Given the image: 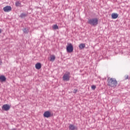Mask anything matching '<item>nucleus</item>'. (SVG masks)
<instances>
[{
    "instance_id": "nucleus-22",
    "label": "nucleus",
    "mask_w": 130,
    "mask_h": 130,
    "mask_svg": "<svg viewBox=\"0 0 130 130\" xmlns=\"http://www.w3.org/2000/svg\"><path fill=\"white\" fill-rule=\"evenodd\" d=\"M13 130H15V129H13Z\"/></svg>"
},
{
    "instance_id": "nucleus-18",
    "label": "nucleus",
    "mask_w": 130,
    "mask_h": 130,
    "mask_svg": "<svg viewBox=\"0 0 130 130\" xmlns=\"http://www.w3.org/2000/svg\"><path fill=\"white\" fill-rule=\"evenodd\" d=\"M91 89L92 90H95V89H96V85H92L91 86Z\"/></svg>"
},
{
    "instance_id": "nucleus-4",
    "label": "nucleus",
    "mask_w": 130,
    "mask_h": 130,
    "mask_svg": "<svg viewBox=\"0 0 130 130\" xmlns=\"http://www.w3.org/2000/svg\"><path fill=\"white\" fill-rule=\"evenodd\" d=\"M71 78V73L70 72H66L63 76V81H70V79Z\"/></svg>"
},
{
    "instance_id": "nucleus-10",
    "label": "nucleus",
    "mask_w": 130,
    "mask_h": 130,
    "mask_svg": "<svg viewBox=\"0 0 130 130\" xmlns=\"http://www.w3.org/2000/svg\"><path fill=\"white\" fill-rule=\"evenodd\" d=\"M35 68L37 70H40L41 69V63L40 62H38L35 65Z\"/></svg>"
},
{
    "instance_id": "nucleus-13",
    "label": "nucleus",
    "mask_w": 130,
    "mask_h": 130,
    "mask_svg": "<svg viewBox=\"0 0 130 130\" xmlns=\"http://www.w3.org/2000/svg\"><path fill=\"white\" fill-rule=\"evenodd\" d=\"M79 47L80 49H83V48L86 47V45H85V44H80L79 46Z\"/></svg>"
},
{
    "instance_id": "nucleus-12",
    "label": "nucleus",
    "mask_w": 130,
    "mask_h": 130,
    "mask_svg": "<svg viewBox=\"0 0 130 130\" xmlns=\"http://www.w3.org/2000/svg\"><path fill=\"white\" fill-rule=\"evenodd\" d=\"M55 60V55H52L50 56V61H54Z\"/></svg>"
},
{
    "instance_id": "nucleus-19",
    "label": "nucleus",
    "mask_w": 130,
    "mask_h": 130,
    "mask_svg": "<svg viewBox=\"0 0 130 130\" xmlns=\"http://www.w3.org/2000/svg\"><path fill=\"white\" fill-rule=\"evenodd\" d=\"M128 79V75H126L124 77V80H127Z\"/></svg>"
},
{
    "instance_id": "nucleus-9",
    "label": "nucleus",
    "mask_w": 130,
    "mask_h": 130,
    "mask_svg": "<svg viewBox=\"0 0 130 130\" xmlns=\"http://www.w3.org/2000/svg\"><path fill=\"white\" fill-rule=\"evenodd\" d=\"M112 19H117L118 18V14L117 13H113L111 15Z\"/></svg>"
},
{
    "instance_id": "nucleus-15",
    "label": "nucleus",
    "mask_w": 130,
    "mask_h": 130,
    "mask_svg": "<svg viewBox=\"0 0 130 130\" xmlns=\"http://www.w3.org/2000/svg\"><path fill=\"white\" fill-rule=\"evenodd\" d=\"M15 6L16 7H20V6H21V3L19 2H16L15 3Z\"/></svg>"
},
{
    "instance_id": "nucleus-21",
    "label": "nucleus",
    "mask_w": 130,
    "mask_h": 130,
    "mask_svg": "<svg viewBox=\"0 0 130 130\" xmlns=\"http://www.w3.org/2000/svg\"><path fill=\"white\" fill-rule=\"evenodd\" d=\"M2 33V29H0V34Z\"/></svg>"
},
{
    "instance_id": "nucleus-5",
    "label": "nucleus",
    "mask_w": 130,
    "mask_h": 130,
    "mask_svg": "<svg viewBox=\"0 0 130 130\" xmlns=\"http://www.w3.org/2000/svg\"><path fill=\"white\" fill-rule=\"evenodd\" d=\"M2 110H4L5 111H9L11 108V106L8 104H5L2 106Z\"/></svg>"
},
{
    "instance_id": "nucleus-8",
    "label": "nucleus",
    "mask_w": 130,
    "mask_h": 130,
    "mask_svg": "<svg viewBox=\"0 0 130 130\" xmlns=\"http://www.w3.org/2000/svg\"><path fill=\"white\" fill-rule=\"evenodd\" d=\"M69 128L70 130H77L78 129V127L75 126V125L70 124L69 126Z\"/></svg>"
},
{
    "instance_id": "nucleus-2",
    "label": "nucleus",
    "mask_w": 130,
    "mask_h": 130,
    "mask_svg": "<svg viewBox=\"0 0 130 130\" xmlns=\"http://www.w3.org/2000/svg\"><path fill=\"white\" fill-rule=\"evenodd\" d=\"M98 18H94L88 20V23L91 26H97L98 25Z\"/></svg>"
},
{
    "instance_id": "nucleus-11",
    "label": "nucleus",
    "mask_w": 130,
    "mask_h": 130,
    "mask_svg": "<svg viewBox=\"0 0 130 130\" xmlns=\"http://www.w3.org/2000/svg\"><path fill=\"white\" fill-rule=\"evenodd\" d=\"M6 80H7V78H6L5 76H0V81H1V82H5Z\"/></svg>"
},
{
    "instance_id": "nucleus-7",
    "label": "nucleus",
    "mask_w": 130,
    "mask_h": 130,
    "mask_svg": "<svg viewBox=\"0 0 130 130\" xmlns=\"http://www.w3.org/2000/svg\"><path fill=\"white\" fill-rule=\"evenodd\" d=\"M44 117H46L47 118H48V117H50L51 116V113L50 112L47 111L44 112Z\"/></svg>"
},
{
    "instance_id": "nucleus-6",
    "label": "nucleus",
    "mask_w": 130,
    "mask_h": 130,
    "mask_svg": "<svg viewBox=\"0 0 130 130\" xmlns=\"http://www.w3.org/2000/svg\"><path fill=\"white\" fill-rule=\"evenodd\" d=\"M3 11L6 13H9L12 11V7L11 6H7L3 8Z\"/></svg>"
},
{
    "instance_id": "nucleus-16",
    "label": "nucleus",
    "mask_w": 130,
    "mask_h": 130,
    "mask_svg": "<svg viewBox=\"0 0 130 130\" xmlns=\"http://www.w3.org/2000/svg\"><path fill=\"white\" fill-rule=\"evenodd\" d=\"M27 16V15L24 14V13H22L21 15H20V17L21 18H24V17H26Z\"/></svg>"
},
{
    "instance_id": "nucleus-3",
    "label": "nucleus",
    "mask_w": 130,
    "mask_h": 130,
    "mask_svg": "<svg viewBox=\"0 0 130 130\" xmlns=\"http://www.w3.org/2000/svg\"><path fill=\"white\" fill-rule=\"evenodd\" d=\"M67 52H69L71 53L74 51V46H73V44L72 43H68V45L66 47Z\"/></svg>"
},
{
    "instance_id": "nucleus-1",
    "label": "nucleus",
    "mask_w": 130,
    "mask_h": 130,
    "mask_svg": "<svg viewBox=\"0 0 130 130\" xmlns=\"http://www.w3.org/2000/svg\"><path fill=\"white\" fill-rule=\"evenodd\" d=\"M107 82V85L111 88H115L117 86V80L115 78L109 77Z\"/></svg>"
},
{
    "instance_id": "nucleus-20",
    "label": "nucleus",
    "mask_w": 130,
    "mask_h": 130,
    "mask_svg": "<svg viewBox=\"0 0 130 130\" xmlns=\"http://www.w3.org/2000/svg\"><path fill=\"white\" fill-rule=\"evenodd\" d=\"M77 92H78V90H77V89H74V90H73V93H75V94H76V93H77Z\"/></svg>"
},
{
    "instance_id": "nucleus-17",
    "label": "nucleus",
    "mask_w": 130,
    "mask_h": 130,
    "mask_svg": "<svg viewBox=\"0 0 130 130\" xmlns=\"http://www.w3.org/2000/svg\"><path fill=\"white\" fill-rule=\"evenodd\" d=\"M23 31L24 32V33H25V34H28V30H27L26 28H24L23 30Z\"/></svg>"
},
{
    "instance_id": "nucleus-14",
    "label": "nucleus",
    "mask_w": 130,
    "mask_h": 130,
    "mask_svg": "<svg viewBox=\"0 0 130 130\" xmlns=\"http://www.w3.org/2000/svg\"><path fill=\"white\" fill-rule=\"evenodd\" d=\"M52 28L54 30H56V29H58V26H57V25L55 24V25H53Z\"/></svg>"
}]
</instances>
